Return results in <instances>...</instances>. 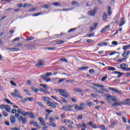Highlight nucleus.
Here are the masks:
<instances>
[{
	"instance_id": "nucleus-28",
	"label": "nucleus",
	"mask_w": 130,
	"mask_h": 130,
	"mask_svg": "<svg viewBox=\"0 0 130 130\" xmlns=\"http://www.w3.org/2000/svg\"><path fill=\"white\" fill-rule=\"evenodd\" d=\"M61 101V103H68V101L64 98L61 97V101Z\"/></svg>"
},
{
	"instance_id": "nucleus-12",
	"label": "nucleus",
	"mask_w": 130,
	"mask_h": 130,
	"mask_svg": "<svg viewBox=\"0 0 130 130\" xmlns=\"http://www.w3.org/2000/svg\"><path fill=\"white\" fill-rule=\"evenodd\" d=\"M44 64V60H41V59H39L38 60V63L37 64L36 66L38 68H39V67H41Z\"/></svg>"
},
{
	"instance_id": "nucleus-58",
	"label": "nucleus",
	"mask_w": 130,
	"mask_h": 130,
	"mask_svg": "<svg viewBox=\"0 0 130 130\" xmlns=\"http://www.w3.org/2000/svg\"><path fill=\"white\" fill-rule=\"evenodd\" d=\"M60 128L61 130H68V128H67L64 126H61Z\"/></svg>"
},
{
	"instance_id": "nucleus-34",
	"label": "nucleus",
	"mask_w": 130,
	"mask_h": 130,
	"mask_svg": "<svg viewBox=\"0 0 130 130\" xmlns=\"http://www.w3.org/2000/svg\"><path fill=\"white\" fill-rule=\"evenodd\" d=\"M108 71H116V69H115L114 67H109L108 68Z\"/></svg>"
},
{
	"instance_id": "nucleus-7",
	"label": "nucleus",
	"mask_w": 130,
	"mask_h": 130,
	"mask_svg": "<svg viewBox=\"0 0 130 130\" xmlns=\"http://www.w3.org/2000/svg\"><path fill=\"white\" fill-rule=\"evenodd\" d=\"M61 122L65 124H74V122L71 120L68 119H64L62 120Z\"/></svg>"
},
{
	"instance_id": "nucleus-11",
	"label": "nucleus",
	"mask_w": 130,
	"mask_h": 130,
	"mask_svg": "<svg viewBox=\"0 0 130 130\" xmlns=\"http://www.w3.org/2000/svg\"><path fill=\"white\" fill-rule=\"evenodd\" d=\"M98 26V23L95 22L94 24L92 25H91L89 28V31L90 32H92V31H94L95 29H96V27Z\"/></svg>"
},
{
	"instance_id": "nucleus-16",
	"label": "nucleus",
	"mask_w": 130,
	"mask_h": 130,
	"mask_svg": "<svg viewBox=\"0 0 130 130\" xmlns=\"http://www.w3.org/2000/svg\"><path fill=\"white\" fill-rule=\"evenodd\" d=\"M10 119L11 123H15L16 122V118H15V116L13 115L10 116Z\"/></svg>"
},
{
	"instance_id": "nucleus-45",
	"label": "nucleus",
	"mask_w": 130,
	"mask_h": 130,
	"mask_svg": "<svg viewBox=\"0 0 130 130\" xmlns=\"http://www.w3.org/2000/svg\"><path fill=\"white\" fill-rule=\"evenodd\" d=\"M118 53V52L115 51H114L113 52H111V53L109 54V55L110 56H111L112 55H114V54H116Z\"/></svg>"
},
{
	"instance_id": "nucleus-22",
	"label": "nucleus",
	"mask_w": 130,
	"mask_h": 130,
	"mask_svg": "<svg viewBox=\"0 0 130 130\" xmlns=\"http://www.w3.org/2000/svg\"><path fill=\"white\" fill-rule=\"evenodd\" d=\"M124 23H125L124 18H122L121 19V21H120V23L119 24V26H121L123 25H124Z\"/></svg>"
},
{
	"instance_id": "nucleus-41",
	"label": "nucleus",
	"mask_w": 130,
	"mask_h": 130,
	"mask_svg": "<svg viewBox=\"0 0 130 130\" xmlns=\"http://www.w3.org/2000/svg\"><path fill=\"white\" fill-rule=\"evenodd\" d=\"M32 91L36 93L37 92L39 91V89L38 88H31Z\"/></svg>"
},
{
	"instance_id": "nucleus-51",
	"label": "nucleus",
	"mask_w": 130,
	"mask_h": 130,
	"mask_svg": "<svg viewBox=\"0 0 130 130\" xmlns=\"http://www.w3.org/2000/svg\"><path fill=\"white\" fill-rule=\"evenodd\" d=\"M106 79H107V76H105L102 78V79H101V81L102 82H104V81H105V80H106Z\"/></svg>"
},
{
	"instance_id": "nucleus-26",
	"label": "nucleus",
	"mask_w": 130,
	"mask_h": 130,
	"mask_svg": "<svg viewBox=\"0 0 130 130\" xmlns=\"http://www.w3.org/2000/svg\"><path fill=\"white\" fill-rule=\"evenodd\" d=\"M88 15L89 16H94L95 15V10L90 11L88 12Z\"/></svg>"
},
{
	"instance_id": "nucleus-36",
	"label": "nucleus",
	"mask_w": 130,
	"mask_h": 130,
	"mask_svg": "<svg viewBox=\"0 0 130 130\" xmlns=\"http://www.w3.org/2000/svg\"><path fill=\"white\" fill-rule=\"evenodd\" d=\"M86 103L87 104V106H88V107L93 106V104L91 102H86Z\"/></svg>"
},
{
	"instance_id": "nucleus-20",
	"label": "nucleus",
	"mask_w": 130,
	"mask_h": 130,
	"mask_svg": "<svg viewBox=\"0 0 130 130\" xmlns=\"http://www.w3.org/2000/svg\"><path fill=\"white\" fill-rule=\"evenodd\" d=\"M40 87H43V88H44L45 90H48L49 89V87H48V86L46 85L45 84H40Z\"/></svg>"
},
{
	"instance_id": "nucleus-46",
	"label": "nucleus",
	"mask_w": 130,
	"mask_h": 130,
	"mask_svg": "<svg viewBox=\"0 0 130 130\" xmlns=\"http://www.w3.org/2000/svg\"><path fill=\"white\" fill-rule=\"evenodd\" d=\"M90 95L93 98H97V97H98V95H97L96 94L91 93Z\"/></svg>"
},
{
	"instance_id": "nucleus-54",
	"label": "nucleus",
	"mask_w": 130,
	"mask_h": 130,
	"mask_svg": "<svg viewBox=\"0 0 130 130\" xmlns=\"http://www.w3.org/2000/svg\"><path fill=\"white\" fill-rule=\"evenodd\" d=\"M42 13H38L35 14H34L32 15V17H37L38 16H40V15H41Z\"/></svg>"
},
{
	"instance_id": "nucleus-42",
	"label": "nucleus",
	"mask_w": 130,
	"mask_h": 130,
	"mask_svg": "<svg viewBox=\"0 0 130 130\" xmlns=\"http://www.w3.org/2000/svg\"><path fill=\"white\" fill-rule=\"evenodd\" d=\"M43 99L44 101H46L47 102H48V101H49V98H48V97H46V96L43 97Z\"/></svg>"
},
{
	"instance_id": "nucleus-62",
	"label": "nucleus",
	"mask_w": 130,
	"mask_h": 130,
	"mask_svg": "<svg viewBox=\"0 0 130 130\" xmlns=\"http://www.w3.org/2000/svg\"><path fill=\"white\" fill-rule=\"evenodd\" d=\"M93 35H95V34L94 32H91L90 34H89L87 36V37H91V36H93Z\"/></svg>"
},
{
	"instance_id": "nucleus-24",
	"label": "nucleus",
	"mask_w": 130,
	"mask_h": 130,
	"mask_svg": "<svg viewBox=\"0 0 130 130\" xmlns=\"http://www.w3.org/2000/svg\"><path fill=\"white\" fill-rule=\"evenodd\" d=\"M5 110L7 111V112H11V107L9 105H5Z\"/></svg>"
},
{
	"instance_id": "nucleus-44",
	"label": "nucleus",
	"mask_w": 130,
	"mask_h": 130,
	"mask_svg": "<svg viewBox=\"0 0 130 130\" xmlns=\"http://www.w3.org/2000/svg\"><path fill=\"white\" fill-rule=\"evenodd\" d=\"M41 92H43V93H45V94H49V92L45 89H41Z\"/></svg>"
},
{
	"instance_id": "nucleus-4",
	"label": "nucleus",
	"mask_w": 130,
	"mask_h": 130,
	"mask_svg": "<svg viewBox=\"0 0 130 130\" xmlns=\"http://www.w3.org/2000/svg\"><path fill=\"white\" fill-rule=\"evenodd\" d=\"M74 108L75 110H77L78 111H81L84 109V107H86V105L84 103H81L80 104V106H79L78 105H74Z\"/></svg>"
},
{
	"instance_id": "nucleus-33",
	"label": "nucleus",
	"mask_w": 130,
	"mask_h": 130,
	"mask_svg": "<svg viewBox=\"0 0 130 130\" xmlns=\"http://www.w3.org/2000/svg\"><path fill=\"white\" fill-rule=\"evenodd\" d=\"M51 98H53V99H54V100H56V101H57V102H59V103H60V104H61V101L57 100V98H56V96H51Z\"/></svg>"
},
{
	"instance_id": "nucleus-38",
	"label": "nucleus",
	"mask_w": 130,
	"mask_h": 130,
	"mask_svg": "<svg viewBox=\"0 0 130 130\" xmlns=\"http://www.w3.org/2000/svg\"><path fill=\"white\" fill-rule=\"evenodd\" d=\"M64 42V41H60V40L56 41V43H57V44H63Z\"/></svg>"
},
{
	"instance_id": "nucleus-60",
	"label": "nucleus",
	"mask_w": 130,
	"mask_h": 130,
	"mask_svg": "<svg viewBox=\"0 0 130 130\" xmlns=\"http://www.w3.org/2000/svg\"><path fill=\"white\" fill-rule=\"evenodd\" d=\"M65 80H66V79H64V78H62V79H60V80H58V83H60L63 82V81H64Z\"/></svg>"
},
{
	"instance_id": "nucleus-1",
	"label": "nucleus",
	"mask_w": 130,
	"mask_h": 130,
	"mask_svg": "<svg viewBox=\"0 0 130 130\" xmlns=\"http://www.w3.org/2000/svg\"><path fill=\"white\" fill-rule=\"evenodd\" d=\"M91 85H93L94 86H90L89 87L93 90V92L95 93H101L103 96H106L104 92H108V90L105 88L104 85L100 84L99 83H92ZM95 87H98V88H100L101 90H98L97 88Z\"/></svg>"
},
{
	"instance_id": "nucleus-6",
	"label": "nucleus",
	"mask_w": 130,
	"mask_h": 130,
	"mask_svg": "<svg viewBox=\"0 0 130 130\" xmlns=\"http://www.w3.org/2000/svg\"><path fill=\"white\" fill-rule=\"evenodd\" d=\"M109 90H111V91H112V92H115V93H117V94H119L120 95H122V92L118 89L114 88L113 87H109Z\"/></svg>"
},
{
	"instance_id": "nucleus-10",
	"label": "nucleus",
	"mask_w": 130,
	"mask_h": 130,
	"mask_svg": "<svg viewBox=\"0 0 130 130\" xmlns=\"http://www.w3.org/2000/svg\"><path fill=\"white\" fill-rule=\"evenodd\" d=\"M18 120L20 122H22V123L24 124L26 123V121H27L26 118L22 117V116L18 117Z\"/></svg>"
},
{
	"instance_id": "nucleus-14",
	"label": "nucleus",
	"mask_w": 130,
	"mask_h": 130,
	"mask_svg": "<svg viewBox=\"0 0 130 130\" xmlns=\"http://www.w3.org/2000/svg\"><path fill=\"white\" fill-rule=\"evenodd\" d=\"M30 124H33L34 126H36L37 128H41V127L40 126V125L38 124V123H37V122L31 121Z\"/></svg>"
},
{
	"instance_id": "nucleus-52",
	"label": "nucleus",
	"mask_w": 130,
	"mask_h": 130,
	"mask_svg": "<svg viewBox=\"0 0 130 130\" xmlns=\"http://www.w3.org/2000/svg\"><path fill=\"white\" fill-rule=\"evenodd\" d=\"M5 101H6V102H7V103L8 104H12V102H11V101H10V100H9L8 99H5Z\"/></svg>"
},
{
	"instance_id": "nucleus-53",
	"label": "nucleus",
	"mask_w": 130,
	"mask_h": 130,
	"mask_svg": "<svg viewBox=\"0 0 130 130\" xmlns=\"http://www.w3.org/2000/svg\"><path fill=\"white\" fill-rule=\"evenodd\" d=\"M103 20H106V19H107V15L105 13L103 14Z\"/></svg>"
},
{
	"instance_id": "nucleus-8",
	"label": "nucleus",
	"mask_w": 130,
	"mask_h": 130,
	"mask_svg": "<svg viewBox=\"0 0 130 130\" xmlns=\"http://www.w3.org/2000/svg\"><path fill=\"white\" fill-rule=\"evenodd\" d=\"M38 119L40 121L41 125H42L43 126H45V121H44V119L43 118H42V117H39L38 118Z\"/></svg>"
},
{
	"instance_id": "nucleus-13",
	"label": "nucleus",
	"mask_w": 130,
	"mask_h": 130,
	"mask_svg": "<svg viewBox=\"0 0 130 130\" xmlns=\"http://www.w3.org/2000/svg\"><path fill=\"white\" fill-rule=\"evenodd\" d=\"M130 54V50L125 51L122 54V57H127L128 55Z\"/></svg>"
},
{
	"instance_id": "nucleus-27",
	"label": "nucleus",
	"mask_w": 130,
	"mask_h": 130,
	"mask_svg": "<svg viewBox=\"0 0 130 130\" xmlns=\"http://www.w3.org/2000/svg\"><path fill=\"white\" fill-rule=\"evenodd\" d=\"M62 109L63 110H65V111H71V109H69L68 107H66L64 106H62Z\"/></svg>"
},
{
	"instance_id": "nucleus-32",
	"label": "nucleus",
	"mask_w": 130,
	"mask_h": 130,
	"mask_svg": "<svg viewBox=\"0 0 130 130\" xmlns=\"http://www.w3.org/2000/svg\"><path fill=\"white\" fill-rule=\"evenodd\" d=\"M21 114L23 116H27V115H29V112H26L25 111H22Z\"/></svg>"
},
{
	"instance_id": "nucleus-17",
	"label": "nucleus",
	"mask_w": 130,
	"mask_h": 130,
	"mask_svg": "<svg viewBox=\"0 0 130 130\" xmlns=\"http://www.w3.org/2000/svg\"><path fill=\"white\" fill-rule=\"evenodd\" d=\"M34 100V98H26L24 99L23 102H28V101L32 102Z\"/></svg>"
},
{
	"instance_id": "nucleus-23",
	"label": "nucleus",
	"mask_w": 130,
	"mask_h": 130,
	"mask_svg": "<svg viewBox=\"0 0 130 130\" xmlns=\"http://www.w3.org/2000/svg\"><path fill=\"white\" fill-rule=\"evenodd\" d=\"M73 91H74V92H76L77 93H82V92H83V90L82 89L77 88H75L73 89Z\"/></svg>"
},
{
	"instance_id": "nucleus-5",
	"label": "nucleus",
	"mask_w": 130,
	"mask_h": 130,
	"mask_svg": "<svg viewBox=\"0 0 130 130\" xmlns=\"http://www.w3.org/2000/svg\"><path fill=\"white\" fill-rule=\"evenodd\" d=\"M11 96H13V97H18V98H21V96H20V92L18 91V90L14 89V92L11 93Z\"/></svg>"
},
{
	"instance_id": "nucleus-25",
	"label": "nucleus",
	"mask_w": 130,
	"mask_h": 130,
	"mask_svg": "<svg viewBox=\"0 0 130 130\" xmlns=\"http://www.w3.org/2000/svg\"><path fill=\"white\" fill-rule=\"evenodd\" d=\"M130 48V44L126 45V46H123L122 49L123 50H127V49H129Z\"/></svg>"
},
{
	"instance_id": "nucleus-29",
	"label": "nucleus",
	"mask_w": 130,
	"mask_h": 130,
	"mask_svg": "<svg viewBox=\"0 0 130 130\" xmlns=\"http://www.w3.org/2000/svg\"><path fill=\"white\" fill-rule=\"evenodd\" d=\"M112 13V12H111V7L110 6H108V13L109 16H110Z\"/></svg>"
},
{
	"instance_id": "nucleus-64",
	"label": "nucleus",
	"mask_w": 130,
	"mask_h": 130,
	"mask_svg": "<svg viewBox=\"0 0 130 130\" xmlns=\"http://www.w3.org/2000/svg\"><path fill=\"white\" fill-rule=\"evenodd\" d=\"M49 121H50V123L53 122V121H54V119H53V118L52 117H50L49 118Z\"/></svg>"
},
{
	"instance_id": "nucleus-37",
	"label": "nucleus",
	"mask_w": 130,
	"mask_h": 130,
	"mask_svg": "<svg viewBox=\"0 0 130 130\" xmlns=\"http://www.w3.org/2000/svg\"><path fill=\"white\" fill-rule=\"evenodd\" d=\"M56 49V48H55V47H47V48H46V49L47 50H54Z\"/></svg>"
},
{
	"instance_id": "nucleus-56",
	"label": "nucleus",
	"mask_w": 130,
	"mask_h": 130,
	"mask_svg": "<svg viewBox=\"0 0 130 130\" xmlns=\"http://www.w3.org/2000/svg\"><path fill=\"white\" fill-rule=\"evenodd\" d=\"M112 45H118V43H117V42H116V41H113L112 42Z\"/></svg>"
},
{
	"instance_id": "nucleus-47",
	"label": "nucleus",
	"mask_w": 130,
	"mask_h": 130,
	"mask_svg": "<svg viewBox=\"0 0 130 130\" xmlns=\"http://www.w3.org/2000/svg\"><path fill=\"white\" fill-rule=\"evenodd\" d=\"M50 126H52L53 127H56V125L52 122L50 123Z\"/></svg>"
},
{
	"instance_id": "nucleus-30",
	"label": "nucleus",
	"mask_w": 130,
	"mask_h": 130,
	"mask_svg": "<svg viewBox=\"0 0 130 130\" xmlns=\"http://www.w3.org/2000/svg\"><path fill=\"white\" fill-rule=\"evenodd\" d=\"M81 126H82V127H83L84 128H86L87 126H88V125H87V124L85 123L84 121H82V123H81Z\"/></svg>"
},
{
	"instance_id": "nucleus-18",
	"label": "nucleus",
	"mask_w": 130,
	"mask_h": 130,
	"mask_svg": "<svg viewBox=\"0 0 130 130\" xmlns=\"http://www.w3.org/2000/svg\"><path fill=\"white\" fill-rule=\"evenodd\" d=\"M88 69H89V67H88L87 66H84V67H80V68H78V71H86V70H88Z\"/></svg>"
},
{
	"instance_id": "nucleus-57",
	"label": "nucleus",
	"mask_w": 130,
	"mask_h": 130,
	"mask_svg": "<svg viewBox=\"0 0 130 130\" xmlns=\"http://www.w3.org/2000/svg\"><path fill=\"white\" fill-rule=\"evenodd\" d=\"M46 74V76H47V78H48V77H50V76H52V74L51 73H47Z\"/></svg>"
},
{
	"instance_id": "nucleus-59",
	"label": "nucleus",
	"mask_w": 130,
	"mask_h": 130,
	"mask_svg": "<svg viewBox=\"0 0 130 130\" xmlns=\"http://www.w3.org/2000/svg\"><path fill=\"white\" fill-rule=\"evenodd\" d=\"M3 115H4V116H8V113H7V112H6V111H3Z\"/></svg>"
},
{
	"instance_id": "nucleus-2",
	"label": "nucleus",
	"mask_w": 130,
	"mask_h": 130,
	"mask_svg": "<svg viewBox=\"0 0 130 130\" xmlns=\"http://www.w3.org/2000/svg\"><path fill=\"white\" fill-rule=\"evenodd\" d=\"M106 95H103L104 97H106V100H107L108 103L109 104H111L112 106H120V102H118V100H117V98L114 95H111L109 94H106Z\"/></svg>"
},
{
	"instance_id": "nucleus-55",
	"label": "nucleus",
	"mask_w": 130,
	"mask_h": 130,
	"mask_svg": "<svg viewBox=\"0 0 130 130\" xmlns=\"http://www.w3.org/2000/svg\"><path fill=\"white\" fill-rule=\"evenodd\" d=\"M89 74H93L95 72V71H94V69H90L89 71H88Z\"/></svg>"
},
{
	"instance_id": "nucleus-31",
	"label": "nucleus",
	"mask_w": 130,
	"mask_h": 130,
	"mask_svg": "<svg viewBox=\"0 0 130 130\" xmlns=\"http://www.w3.org/2000/svg\"><path fill=\"white\" fill-rule=\"evenodd\" d=\"M37 104L39 105V106H41V107H42L43 108H45V106H44L43 104L40 102H37Z\"/></svg>"
},
{
	"instance_id": "nucleus-15",
	"label": "nucleus",
	"mask_w": 130,
	"mask_h": 130,
	"mask_svg": "<svg viewBox=\"0 0 130 130\" xmlns=\"http://www.w3.org/2000/svg\"><path fill=\"white\" fill-rule=\"evenodd\" d=\"M126 63H122L120 64V69L121 70H123V71H126V68H125L126 67Z\"/></svg>"
},
{
	"instance_id": "nucleus-9",
	"label": "nucleus",
	"mask_w": 130,
	"mask_h": 130,
	"mask_svg": "<svg viewBox=\"0 0 130 130\" xmlns=\"http://www.w3.org/2000/svg\"><path fill=\"white\" fill-rule=\"evenodd\" d=\"M47 104L49 107H51L52 108H55L56 107V105H57V103H52L50 102H48Z\"/></svg>"
},
{
	"instance_id": "nucleus-63",
	"label": "nucleus",
	"mask_w": 130,
	"mask_h": 130,
	"mask_svg": "<svg viewBox=\"0 0 130 130\" xmlns=\"http://www.w3.org/2000/svg\"><path fill=\"white\" fill-rule=\"evenodd\" d=\"M12 51H19V49L17 48H12Z\"/></svg>"
},
{
	"instance_id": "nucleus-35",
	"label": "nucleus",
	"mask_w": 130,
	"mask_h": 130,
	"mask_svg": "<svg viewBox=\"0 0 130 130\" xmlns=\"http://www.w3.org/2000/svg\"><path fill=\"white\" fill-rule=\"evenodd\" d=\"M41 79H42V80H44L45 81H46V78H47V76L46 75V74H44L43 75H41L40 76Z\"/></svg>"
},
{
	"instance_id": "nucleus-19",
	"label": "nucleus",
	"mask_w": 130,
	"mask_h": 130,
	"mask_svg": "<svg viewBox=\"0 0 130 130\" xmlns=\"http://www.w3.org/2000/svg\"><path fill=\"white\" fill-rule=\"evenodd\" d=\"M130 100L129 99H127L124 101V105H129L130 106Z\"/></svg>"
},
{
	"instance_id": "nucleus-3",
	"label": "nucleus",
	"mask_w": 130,
	"mask_h": 130,
	"mask_svg": "<svg viewBox=\"0 0 130 130\" xmlns=\"http://www.w3.org/2000/svg\"><path fill=\"white\" fill-rule=\"evenodd\" d=\"M57 92H58L59 94L62 96V97H64V98H68V97H70V94L67 90L62 89H59L57 90Z\"/></svg>"
},
{
	"instance_id": "nucleus-40",
	"label": "nucleus",
	"mask_w": 130,
	"mask_h": 130,
	"mask_svg": "<svg viewBox=\"0 0 130 130\" xmlns=\"http://www.w3.org/2000/svg\"><path fill=\"white\" fill-rule=\"evenodd\" d=\"M69 100H70V101H72V102H74V103L77 102V100L76 99H74V98H70L69 99Z\"/></svg>"
},
{
	"instance_id": "nucleus-21",
	"label": "nucleus",
	"mask_w": 130,
	"mask_h": 130,
	"mask_svg": "<svg viewBox=\"0 0 130 130\" xmlns=\"http://www.w3.org/2000/svg\"><path fill=\"white\" fill-rule=\"evenodd\" d=\"M115 61H117V62H120L121 61H123L125 60L126 58H122V59H117L116 58L113 59Z\"/></svg>"
},
{
	"instance_id": "nucleus-39",
	"label": "nucleus",
	"mask_w": 130,
	"mask_h": 130,
	"mask_svg": "<svg viewBox=\"0 0 130 130\" xmlns=\"http://www.w3.org/2000/svg\"><path fill=\"white\" fill-rule=\"evenodd\" d=\"M99 128H100V129L101 130H106V127H105V126H104V125H101Z\"/></svg>"
},
{
	"instance_id": "nucleus-43",
	"label": "nucleus",
	"mask_w": 130,
	"mask_h": 130,
	"mask_svg": "<svg viewBox=\"0 0 130 130\" xmlns=\"http://www.w3.org/2000/svg\"><path fill=\"white\" fill-rule=\"evenodd\" d=\"M29 115V117L30 118H35V115L34 114H32V113H30L29 114H28Z\"/></svg>"
},
{
	"instance_id": "nucleus-50",
	"label": "nucleus",
	"mask_w": 130,
	"mask_h": 130,
	"mask_svg": "<svg viewBox=\"0 0 130 130\" xmlns=\"http://www.w3.org/2000/svg\"><path fill=\"white\" fill-rule=\"evenodd\" d=\"M60 60L63 62H68V60L65 58H61Z\"/></svg>"
},
{
	"instance_id": "nucleus-48",
	"label": "nucleus",
	"mask_w": 130,
	"mask_h": 130,
	"mask_svg": "<svg viewBox=\"0 0 130 130\" xmlns=\"http://www.w3.org/2000/svg\"><path fill=\"white\" fill-rule=\"evenodd\" d=\"M33 39H34V38H33V37H30L26 39V41H31V40H33Z\"/></svg>"
},
{
	"instance_id": "nucleus-61",
	"label": "nucleus",
	"mask_w": 130,
	"mask_h": 130,
	"mask_svg": "<svg viewBox=\"0 0 130 130\" xmlns=\"http://www.w3.org/2000/svg\"><path fill=\"white\" fill-rule=\"evenodd\" d=\"M82 118H83V115H82L78 116L77 117L78 120H80V119H82Z\"/></svg>"
},
{
	"instance_id": "nucleus-49",
	"label": "nucleus",
	"mask_w": 130,
	"mask_h": 130,
	"mask_svg": "<svg viewBox=\"0 0 130 130\" xmlns=\"http://www.w3.org/2000/svg\"><path fill=\"white\" fill-rule=\"evenodd\" d=\"M10 84H11V85H12V86H14L15 87H16V86H17V84L13 81H10Z\"/></svg>"
}]
</instances>
